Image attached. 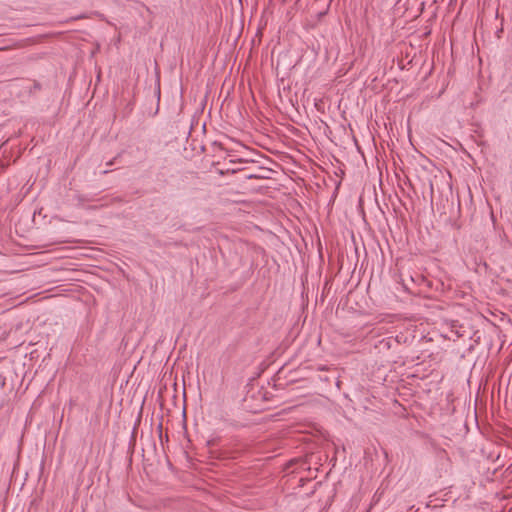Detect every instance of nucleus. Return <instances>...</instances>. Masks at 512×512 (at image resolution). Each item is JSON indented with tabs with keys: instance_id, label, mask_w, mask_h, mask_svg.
I'll return each mask as SVG.
<instances>
[{
	"instance_id": "nucleus-1",
	"label": "nucleus",
	"mask_w": 512,
	"mask_h": 512,
	"mask_svg": "<svg viewBox=\"0 0 512 512\" xmlns=\"http://www.w3.org/2000/svg\"><path fill=\"white\" fill-rule=\"evenodd\" d=\"M480 397V386L478 387L477 389V392H476V399H475V415L477 416V403H478V399Z\"/></svg>"
},
{
	"instance_id": "nucleus-2",
	"label": "nucleus",
	"mask_w": 512,
	"mask_h": 512,
	"mask_svg": "<svg viewBox=\"0 0 512 512\" xmlns=\"http://www.w3.org/2000/svg\"><path fill=\"white\" fill-rule=\"evenodd\" d=\"M107 165H113V161H109Z\"/></svg>"
}]
</instances>
